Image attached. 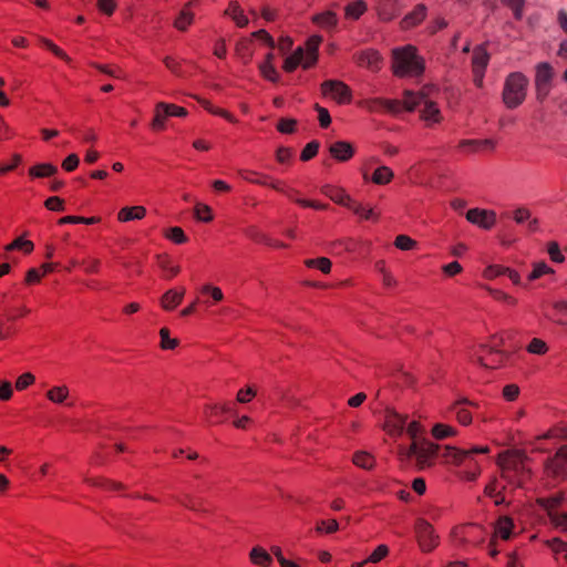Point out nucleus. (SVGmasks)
Instances as JSON below:
<instances>
[{"instance_id":"nucleus-1","label":"nucleus","mask_w":567,"mask_h":567,"mask_svg":"<svg viewBox=\"0 0 567 567\" xmlns=\"http://www.w3.org/2000/svg\"><path fill=\"white\" fill-rule=\"evenodd\" d=\"M527 456L523 451H505L499 455L498 465L502 477L514 487H524L530 477V470L526 467Z\"/></svg>"},{"instance_id":"nucleus-2","label":"nucleus","mask_w":567,"mask_h":567,"mask_svg":"<svg viewBox=\"0 0 567 567\" xmlns=\"http://www.w3.org/2000/svg\"><path fill=\"white\" fill-rule=\"evenodd\" d=\"M392 59V70L396 76H417L424 71V61L413 45L394 49Z\"/></svg>"},{"instance_id":"nucleus-3","label":"nucleus","mask_w":567,"mask_h":567,"mask_svg":"<svg viewBox=\"0 0 567 567\" xmlns=\"http://www.w3.org/2000/svg\"><path fill=\"white\" fill-rule=\"evenodd\" d=\"M433 89H423L414 93L412 91H404L403 105L408 111H413L415 107L423 105L421 116L426 122L437 123L441 121V112L437 105L430 99V91Z\"/></svg>"},{"instance_id":"nucleus-4","label":"nucleus","mask_w":567,"mask_h":567,"mask_svg":"<svg viewBox=\"0 0 567 567\" xmlns=\"http://www.w3.org/2000/svg\"><path fill=\"white\" fill-rule=\"evenodd\" d=\"M528 83V79L520 72L507 75L502 93L506 107L516 109L525 101Z\"/></svg>"},{"instance_id":"nucleus-5","label":"nucleus","mask_w":567,"mask_h":567,"mask_svg":"<svg viewBox=\"0 0 567 567\" xmlns=\"http://www.w3.org/2000/svg\"><path fill=\"white\" fill-rule=\"evenodd\" d=\"M489 452L488 446H475L472 449H456L453 446H445L443 456L447 462L455 465H463L467 468H480L475 460L477 454H486Z\"/></svg>"},{"instance_id":"nucleus-6","label":"nucleus","mask_w":567,"mask_h":567,"mask_svg":"<svg viewBox=\"0 0 567 567\" xmlns=\"http://www.w3.org/2000/svg\"><path fill=\"white\" fill-rule=\"evenodd\" d=\"M439 452V445L423 440L422 442L413 441L408 447H401V454L406 457H415L416 464L420 468H425L432 465V460Z\"/></svg>"},{"instance_id":"nucleus-7","label":"nucleus","mask_w":567,"mask_h":567,"mask_svg":"<svg viewBox=\"0 0 567 567\" xmlns=\"http://www.w3.org/2000/svg\"><path fill=\"white\" fill-rule=\"evenodd\" d=\"M555 71L548 62H540L535 68L536 97L543 102L549 94L553 85Z\"/></svg>"},{"instance_id":"nucleus-8","label":"nucleus","mask_w":567,"mask_h":567,"mask_svg":"<svg viewBox=\"0 0 567 567\" xmlns=\"http://www.w3.org/2000/svg\"><path fill=\"white\" fill-rule=\"evenodd\" d=\"M414 529L419 546L423 553H430L439 545V535L424 518L416 519Z\"/></svg>"},{"instance_id":"nucleus-9","label":"nucleus","mask_w":567,"mask_h":567,"mask_svg":"<svg viewBox=\"0 0 567 567\" xmlns=\"http://www.w3.org/2000/svg\"><path fill=\"white\" fill-rule=\"evenodd\" d=\"M563 499V494H555L547 498H538L537 503L548 513V516L555 526L560 527L563 530H567V513L556 512V508L561 504Z\"/></svg>"},{"instance_id":"nucleus-10","label":"nucleus","mask_w":567,"mask_h":567,"mask_svg":"<svg viewBox=\"0 0 567 567\" xmlns=\"http://www.w3.org/2000/svg\"><path fill=\"white\" fill-rule=\"evenodd\" d=\"M452 535L461 545H480L485 539V532L478 525L456 527L453 529Z\"/></svg>"},{"instance_id":"nucleus-11","label":"nucleus","mask_w":567,"mask_h":567,"mask_svg":"<svg viewBox=\"0 0 567 567\" xmlns=\"http://www.w3.org/2000/svg\"><path fill=\"white\" fill-rule=\"evenodd\" d=\"M323 95H330L339 104H346L351 101L350 87L338 80H327L321 84Z\"/></svg>"},{"instance_id":"nucleus-12","label":"nucleus","mask_w":567,"mask_h":567,"mask_svg":"<svg viewBox=\"0 0 567 567\" xmlns=\"http://www.w3.org/2000/svg\"><path fill=\"white\" fill-rule=\"evenodd\" d=\"M545 467L553 476L567 477V445H561L556 454L547 460Z\"/></svg>"},{"instance_id":"nucleus-13","label":"nucleus","mask_w":567,"mask_h":567,"mask_svg":"<svg viewBox=\"0 0 567 567\" xmlns=\"http://www.w3.org/2000/svg\"><path fill=\"white\" fill-rule=\"evenodd\" d=\"M466 219L482 229H491L496 224V213L489 209L472 208L466 213Z\"/></svg>"},{"instance_id":"nucleus-14","label":"nucleus","mask_w":567,"mask_h":567,"mask_svg":"<svg viewBox=\"0 0 567 567\" xmlns=\"http://www.w3.org/2000/svg\"><path fill=\"white\" fill-rule=\"evenodd\" d=\"M406 424V416L388 409L384 416V430L392 436L402 435Z\"/></svg>"},{"instance_id":"nucleus-15","label":"nucleus","mask_w":567,"mask_h":567,"mask_svg":"<svg viewBox=\"0 0 567 567\" xmlns=\"http://www.w3.org/2000/svg\"><path fill=\"white\" fill-rule=\"evenodd\" d=\"M361 105L370 112L384 109L391 114H398L401 111V102L398 100H385L381 97L368 99L361 102Z\"/></svg>"},{"instance_id":"nucleus-16","label":"nucleus","mask_w":567,"mask_h":567,"mask_svg":"<svg viewBox=\"0 0 567 567\" xmlns=\"http://www.w3.org/2000/svg\"><path fill=\"white\" fill-rule=\"evenodd\" d=\"M331 156L340 162H347L354 155V148L351 143L347 141H337L329 146Z\"/></svg>"},{"instance_id":"nucleus-17","label":"nucleus","mask_w":567,"mask_h":567,"mask_svg":"<svg viewBox=\"0 0 567 567\" xmlns=\"http://www.w3.org/2000/svg\"><path fill=\"white\" fill-rule=\"evenodd\" d=\"M355 61L360 66H365L371 71H379L381 63V55L375 50H365L355 55Z\"/></svg>"},{"instance_id":"nucleus-18","label":"nucleus","mask_w":567,"mask_h":567,"mask_svg":"<svg viewBox=\"0 0 567 567\" xmlns=\"http://www.w3.org/2000/svg\"><path fill=\"white\" fill-rule=\"evenodd\" d=\"M321 43V37L313 35L306 42V53L303 69L311 68L318 60V49Z\"/></svg>"},{"instance_id":"nucleus-19","label":"nucleus","mask_w":567,"mask_h":567,"mask_svg":"<svg viewBox=\"0 0 567 567\" xmlns=\"http://www.w3.org/2000/svg\"><path fill=\"white\" fill-rule=\"evenodd\" d=\"M567 437L566 429H551L547 431L544 435L537 436L535 441L532 443L534 451L545 452L547 449L544 446V441L546 440H563Z\"/></svg>"},{"instance_id":"nucleus-20","label":"nucleus","mask_w":567,"mask_h":567,"mask_svg":"<svg viewBox=\"0 0 567 567\" xmlns=\"http://www.w3.org/2000/svg\"><path fill=\"white\" fill-rule=\"evenodd\" d=\"M426 17V7L422 3L417 4L414 10L408 13L401 21V28L406 30L420 24Z\"/></svg>"},{"instance_id":"nucleus-21","label":"nucleus","mask_w":567,"mask_h":567,"mask_svg":"<svg viewBox=\"0 0 567 567\" xmlns=\"http://www.w3.org/2000/svg\"><path fill=\"white\" fill-rule=\"evenodd\" d=\"M184 295V288H182L179 291L175 289L167 290L161 299L162 308L166 311L174 310L183 301Z\"/></svg>"},{"instance_id":"nucleus-22","label":"nucleus","mask_w":567,"mask_h":567,"mask_svg":"<svg viewBox=\"0 0 567 567\" xmlns=\"http://www.w3.org/2000/svg\"><path fill=\"white\" fill-rule=\"evenodd\" d=\"M514 528V522L509 516H501L494 526V537H499L504 540L511 538Z\"/></svg>"},{"instance_id":"nucleus-23","label":"nucleus","mask_w":567,"mask_h":567,"mask_svg":"<svg viewBox=\"0 0 567 567\" xmlns=\"http://www.w3.org/2000/svg\"><path fill=\"white\" fill-rule=\"evenodd\" d=\"M321 193L329 197L336 204L342 206L349 204L350 195H348L343 188L334 187L331 185H323L321 187Z\"/></svg>"},{"instance_id":"nucleus-24","label":"nucleus","mask_w":567,"mask_h":567,"mask_svg":"<svg viewBox=\"0 0 567 567\" xmlns=\"http://www.w3.org/2000/svg\"><path fill=\"white\" fill-rule=\"evenodd\" d=\"M176 499L181 503V505L193 512L202 514L207 513V509L205 508V499L202 497H197L192 494H185L183 497H177Z\"/></svg>"},{"instance_id":"nucleus-25","label":"nucleus","mask_w":567,"mask_h":567,"mask_svg":"<svg viewBox=\"0 0 567 567\" xmlns=\"http://www.w3.org/2000/svg\"><path fill=\"white\" fill-rule=\"evenodd\" d=\"M489 62V54L484 45H477L473 50L472 69L485 71Z\"/></svg>"},{"instance_id":"nucleus-26","label":"nucleus","mask_w":567,"mask_h":567,"mask_svg":"<svg viewBox=\"0 0 567 567\" xmlns=\"http://www.w3.org/2000/svg\"><path fill=\"white\" fill-rule=\"evenodd\" d=\"M146 215V209L143 206L124 207L118 212L117 218L120 221H130L142 219Z\"/></svg>"},{"instance_id":"nucleus-27","label":"nucleus","mask_w":567,"mask_h":567,"mask_svg":"<svg viewBox=\"0 0 567 567\" xmlns=\"http://www.w3.org/2000/svg\"><path fill=\"white\" fill-rule=\"evenodd\" d=\"M249 558L252 564L259 567H269L272 558L262 547L256 546L250 550Z\"/></svg>"},{"instance_id":"nucleus-28","label":"nucleus","mask_w":567,"mask_h":567,"mask_svg":"<svg viewBox=\"0 0 567 567\" xmlns=\"http://www.w3.org/2000/svg\"><path fill=\"white\" fill-rule=\"evenodd\" d=\"M226 16H229L239 28H244L248 24V18L244 14L243 9L236 1H231L225 11Z\"/></svg>"},{"instance_id":"nucleus-29","label":"nucleus","mask_w":567,"mask_h":567,"mask_svg":"<svg viewBox=\"0 0 567 567\" xmlns=\"http://www.w3.org/2000/svg\"><path fill=\"white\" fill-rule=\"evenodd\" d=\"M198 0L189 1L184 9L179 12V16L174 22L176 29L184 31L187 27L193 22L194 14L190 12L189 8L196 3Z\"/></svg>"},{"instance_id":"nucleus-30","label":"nucleus","mask_w":567,"mask_h":567,"mask_svg":"<svg viewBox=\"0 0 567 567\" xmlns=\"http://www.w3.org/2000/svg\"><path fill=\"white\" fill-rule=\"evenodd\" d=\"M305 60V50L301 47H299L295 50V52L291 55L286 58L282 68L286 72H292L297 69L298 65H303Z\"/></svg>"},{"instance_id":"nucleus-31","label":"nucleus","mask_w":567,"mask_h":567,"mask_svg":"<svg viewBox=\"0 0 567 567\" xmlns=\"http://www.w3.org/2000/svg\"><path fill=\"white\" fill-rule=\"evenodd\" d=\"M56 172L58 167L50 163L38 164L29 169L30 176L37 178L53 176Z\"/></svg>"},{"instance_id":"nucleus-32","label":"nucleus","mask_w":567,"mask_h":567,"mask_svg":"<svg viewBox=\"0 0 567 567\" xmlns=\"http://www.w3.org/2000/svg\"><path fill=\"white\" fill-rule=\"evenodd\" d=\"M393 176L394 174L390 167L380 166L374 171L371 181L378 185H385L391 182Z\"/></svg>"},{"instance_id":"nucleus-33","label":"nucleus","mask_w":567,"mask_h":567,"mask_svg":"<svg viewBox=\"0 0 567 567\" xmlns=\"http://www.w3.org/2000/svg\"><path fill=\"white\" fill-rule=\"evenodd\" d=\"M312 21L319 24L322 28L330 29L337 25L338 19L337 14L332 11H326L319 14H316L312 18Z\"/></svg>"},{"instance_id":"nucleus-34","label":"nucleus","mask_w":567,"mask_h":567,"mask_svg":"<svg viewBox=\"0 0 567 567\" xmlns=\"http://www.w3.org/2000/svg\"><path fill=\"white\" fill-rule=\"evenodd\" d=\"M69 396V389L65 385L60 386H53L47 392V398L53 402L61 404L63 403Z\"/></svg>"},{"instance_id":"nucleus-35","label":"nucleus","mask_w":567,"mask_h":567,"mask_svg":"<svg viewBox=\"0 0 567 567\" xmlns=\"http://www.w3.org/2000/svg\"><path fill=\"white\" fill-rule=\"evenodd\" d=\"M463 403H470V402L466 400L458 401L453 405L452 411L455 413V415L461 424L467 425L472 421V415H471L470 411L463 406Z\"/></svg>"},{"instance_id":"nucleus-36","label":"nucleus","mask_w":567,"mask_h":567,"mask_svg":"<svg viewBox=\"0 0 567 567\" xmlns=\"http://www.w3.org/2000/svg\"><path fill=\"white\" fill-rule=\"evenodd\" d=\"M367 10V4L363 0H357L346 7V16L352 19L360 18Z\"/></svg>"},{"instance_id":"nucleus-37","label":"nucleus","mask_w":567,"mask_h":567,"mask_svg":"<svg viewBox=\"0 0 567 567\" xmlns=\"http://www.w3.org/2000/svg\"><path fill=\"white\" fill-rule=\"evenodd\" d=\"M497 358L493 359L491 362H486L484 357H483V353L481 352H475L474 353V360L482 367L484 368H491V369H496V368H499L504 364L505 360L508 359L509 357H498L496 355Z\"/></svg>"},{"instance_id":"nucleus-38","label":"nucleus","mask_w":567,"mask_h":567,"mask_svg":"<svg viewBox=\"0 0 567 567\" xmlns=\"http://www.w3.org/2000/svg\"><path fill=\"white\" fill-rule=\"evenodd\" d=\"M158 107H159V111H163V113H165L168 116H179V117H183V116L187 115V110L186 109H184L182 106H177L175 104L159 102L158 103Z\"/></svg>"},{"instance_id":"nucleus-39","label":"nucleus","mask_w":567,"mask_h":567,"mask_svg":"<svg viewBox=\"0 0 567 567\" xmlns=\"http://www.w3.org/2000/svg\"><path fill=\"white\" fill-rule=\"evenodd\" d=\"M352 461L357 466L365 470L372 468L374 463L373 457L369 453L362 451L354 453Z\"/></svg>"},{"instance_id":"nucleus-40","label":"nucleus","mask_w":567,"mask_h":567,"mask_svg":"<svg viewBox=\"0 0 567 567\" xmlns=\"http://www.w3.org/2000/svg\"><path fill=\"white\" fill-rule=\"evenodd\" d=\"M100 220L97 217H80V216H65L59 219V225L64 224H85V225H92Z\"/></svg>"},{"instance_id":"nucleus-41","label":"nucleus","mask_w":567,"mask_h":567,"mask_svg":"<svg viewBox=\"0 0 567 567\" xmlns=\"http://www.w3.org/2000/svg\"><path fill=\"white\" fill-rule=\"evenodd\" d=\"M259 68V71L261 73V75L270 81V82H274V83H277L279 81V74L276 70V68L274 66V64H270V63H260L258 65Z\"/></svg>"},{"instance_id":"nucleus-42","label":"nucleus","mask_w":567,"mask_h":567,"mask_svg":"<svg viewBox=\"0 0 567 567\" xmlns=\"http://www.w3.org/2000/svg\"><path fill=\"white\" fill-rule=\"evenodd\" d=\"M432 434L435 439L443 440L445 437L454 435L455 430L450 425L437 423L433 426Z\"/></svg>"},{"instance_id":"nucleus-43","label":"nucleus","mask_w":567,"mask_h":567,"mask_svg":"<svg viewBox=\"0 0 567 567\" xmlns=\"http://www.w3.org/2000/svg\"><path fill=\"white\" fill-rule=\"evenodd\" d=\"M503 344V339H499L497 342L495 341L494 344L487 346V344H481L478 347V350L476 352H488L489 354H495L498 357H509L511 354L508 352L502 351L499 347Z\"/></svg>"},{"instance_id":"nucleus-44","label":"nucleus","mask_w":567,"mask_h":567,"mask_svg":"<svg viewBox=\"0 0 567 567\" xmlns=\"http://www.w3.org/2000/svg\"><path fill=\"white\" fill-rule=\"evenodd\" d=\"M547 546L553 550V553L558 556L563 555V557L567 560V543L559 539L553 538L547 540Z\"/></svg>"},{"instance_id":"nucleus-45","label":"nucleus","mask_w":567,"mask_h":567,"mask_svg":"<svg viewBox=\"0 0 567 567\" xmlns=\"http://www.w3.org/2000/svg\"><path fill=\"white\" fill-rule=\"evenodd\" d=\"M306 266L310 268H318L323 274H328L331 270V261L326 257H320L317 259H308L306 260Z\"/></svg>"},{"instance_id":"nucleus-46","label":"nucleus","mask_w":567,"mask_h":567,"mask_svg":"<svg viewBox=\"0 0 567 567\" xmlns=\"http://www.w3.org/2000/svg\"><path fill=\"white\" fill-rule=\"evenodd\" d=\"M502 2L513 11L516 20L523 18L525 0H502Z\"/></svg>"},{"instance_id":"nucleus-47","label":"nucleus","mask_w":567,"mask_h":567,"mask_svg":"<svg viewBox=\"0 0 567 567\" xmlns=\"http://www.w3.org/2000/svg\"><path fill=\"white\" fill-rule=\"evenodd\" d=\"M554 269L550 268L546 262H537L534 266L533 271L528 275V280H536L546 274H553Z\"/></svg>"},{"instance_id":"nucleus-48","label":"nucleus","mask_w":567,"mask_h":567,"mask_svg":"<svg viewBox=\"0 0 567 567\" xmlns=\"http://www.w3.org/2000/svg\"><path fill=\"white\" fill-rule=\"evenodd\" d=\"M161 336V347L165 350H172L177 347L178 340L172 339L169 337V330L167 328H162L159 331Z\"/></svg>"},{"instance_id":"nucleus-49","label":"nucleus","mask_w":567,"mask_h":567,"mask_svg":"<svg viewBox=\"0 0 567 567\" xmlns=\"http://www.w3.org/2000/svg\"><path fill=\"white\" fill-rule=\"evenodd\" d=\"M526 349L529 353L533 354H545L548 350V347L544 340L534 338Z\"/></svg>"},{"instance_id":"nucleus-50","label":"nucleus","mask_w":567,"mask_h":567,"mask_svg":"<svg viewBox=\"0 0 567 567\" xmlns=\"http://www.w3.org/2000/svg\"><path fill=\"white\" fill-rule=\"evenodd\" d=\"M319 147H320V143L318 141H311L302 150V152L300 154V159L303 162L311 159L312 157H315L317 155Z\"/></svg>"},{"instance_id":"nucleus-51","label":"nucleus","mask_w":567,"mask_h":567,"mask_svg":"<svg viewBox=\"0 0 567 567\" xmlns=\"http://www.w3.org/2000/svg\"><path fill=\"white\" fill-rule=\"evenodd\" d=\"M40 42L47 49H49L54 55H56L58 58H60L66 62H70V58L68 56V54L63 50H61L58 45H55L51 40L45 39V38H40Z\"/></svg>"},{"instance_id":"nucleus-52","label":"nucleus","mask_w":567,"mask_h":567,"mask_svg":"<svg viewBox=\"0 0 567 567\" xmlns=\"http://www.w3.org/2000/svg\"><path fill=\"white\" fill-rule=\"evenodd\" d=\"M34 246L33 243L30 240H24L23 238L19 237L16 240H13L10 245H8L7 249H21L24 252L29 254L33 250Z\"/></svg>"},{"instance_id":"nucleus-53","label":"nucleus","mask_w":567,"mask_h":567,"mask_svg":"<svg viewBox=\"0 0 567 567\" xmlns=\"http://www.w3.org/2000/svg\"><path fill=\"white\" fill-rule=\"evenodd\" d=\"M530 216H532V212L525 206H518L513 212V219L518 225L525 224L527 220H529Z\"/></svg>"},{"instance_id":"nucleus-54","label":"nucleus","mask_w":567,"mask_h":567,"mask_svg":"<svg viewBox=\"0 0 567 567\" xmlns=\"http://www.w3.org/2000/svg\"><path fill=\"white\" fill-rule=\"evenodd\" d=\"M194 213L198 220L208 223L213 219L212 209L207 205L197 204Z\"/></svg>"},{"instance_id":"nucleus-55","label":"nucleus","mask_w":567,"mask_h":567,"mask_svg":"<svg viewBox=\"0 0 567 567\" xmlns=\"http://www.w3.org/2000/svg\"><path fill=\"white\" fill-rule=\"evenodd\" d=\"M157 259H158V266L163 270L167 271V277L168 278H172V277L176 276L179 272V270H181L179 267L178 266H172L171 261H169V259L167 257L158 256Z\"/></svg>"},{"instance_id":"nucleus-56","label":"nucleus","mask_w":567,"mask_h":567,"mask_svg":"<svg viewBox=\"0 0 567 567\" xmlns=\"http://www.w3.org/2000/svg\"><path fill=\"white\" fill-rule=\"evenodd\" d=\"M394 245L401 250H410L416 246V241L406 235H399L395 238Z\"/></svg>"},{"instance_id":"nucleus-57","label":"nucleus","mask_w":567,"mask_h":567,"mask_svg":"<svg viewBox=\"0 0 567 567\" xmlns=\"http://www.w3.org/2000/svg\"><path fill=\"white\" fill-rule=\"evenodd\" d=\"M166 237L176 244H184L187 241V237L181 227H172L168 229Z\"/></svg>"},{"instance_id":"nucleus-58","label":"nucleus","mask_w":567,"mask_h":567,"mask_svg":"<svg viewBox=\"0 0 567 567\" xmlns=\"http://www.w3.org/2000/svg\"><path fill=\"white\" fill-rule=\"evenodd\" d=\"M297 121L293 118H280L277 124V130L282 134H291L295 132Z\"/></svg>"},{"instance_id":"nucleus-59","label":"nucleus","mask_w":567,"mask_h":567,"mask_svg":"<svg viewBox=\"0 0 567 567\" xmlns=\"http://www.w3.org/2000/svg\"><path fill=\"white\" fill-rule=\"evenodd\" d=\"M389 554V547L386 545H379L374 551L368 557L365 561L369 563H379Z\"/></svg>"},{"instance_id":"nucleus-60","label":"nucleus","mask_w":567,"mask_h":567,"mask_svg":"<svg viewBox=\"0 0 567 567\" xmlns=\"http://www.w3.org/2000/svg\"><path fill=\"white\" fill-rule=\"evenodd\" d=\"M506 271H507V267H503L499 265H492V266H488L484 270V277L487 279H494L498 276L505 275Z\"/></svg>"},{"instance_id":"nucleus-61","label":"nucleus","mask_w":567,"mask_h":567,"mask_svg":"<svg viewBox=\"0 0 567 567\" xmlns=\"http://www.w3.org/2000/svg\"><path fill=\"white\" fill-rule=\"evenodd\" d=\"M168 117L163 111H159L158 103L155 106V115L152 122L154 130H163L165 127V120Z\"/></svg>"},{"instance_id":"nucleus-62","label":"nucleus","mask_w":567,"mask_h":567,"mask_svg":"<svg viewBox=\"0 0 567 567\" xmlns=\"http://www.w3.org/2000/svg\"><path fill=\"white\" fill-rule=\"evenodd\" d=\"M163 62L166 65V68L171 72H173L175 75H177V76H183L184 75L182 66H181V63L178 61H176L174 58L165 56L163 59Z\"/></svg>"},{"instance_id":"nucleus-63","label":"nucleus","mask_w":567,"mask_h":567,"mask_svg":"<svg viewBox=\"0 0 567 567\" xmlns=\"http://www.w3.org/2000/svg\"><path fill=\"white\" fill-rule=\"evenodd\" d=\"M44 206L49 210H53V212H63L64 210V202H63V199H61L58 196L49 197L44 202Z\"/></svg>"},{"instance_id":"nucleus-64","label":"nucleus","mask_w":567,"mask_h":567,"mask_svg":"<svg viewBox=\"0 0 567 567\" xmlns=\"http://www.w3.org/2000/svg\"><path fill=\"white\" fill-rule=\"evenodd\" d=\"M34 382V375L30 372L20 375L16 382V389L22 391Z\"/></svg>"}]
</instances>
